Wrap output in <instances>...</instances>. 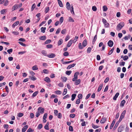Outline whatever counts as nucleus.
Instances as JSON below:
<instances>
[{
	"label": "nucleus",
	"instance_id": "19",
	"mask_svg": "<svg viewBox=\"0 0 132 132\" xmlns=\"http://www.w3.org/2000/svg\"><path fill=\"white\" fill-rule=\"evenodd\" d=\"M119 95V93H116L114 96L113 97V100H116L117 98Z\"/></svg>",
	"mask_w": 132,
	"mask_h": 132
},
{
	"label": "nucleus",
	"instance_id": "62",
	"mask_svg": "<svg viewBox=\"0 0 132 132\" xmlns=\"http://www.w3.org/2000/svg\"><path fill=\"white\" fill-rule=\"evenodd\" d=\"M80 102V99H78L76 100V103L77 104H79V103Z\"/></svg>",
	"mask_w": 132,
	"mask_h": 132
},
{
	"label": "nucleus",
	"instance_id": "43",
	"mask_svg": "<svg viewBox=\"0 0 132 132\" xmlns=\"http://www.w3.org/2000/svg\"><path fill=\"white\" fill-rule=\"evenodd\" d=\"M43 127V125L42 124H39L38 126V128L39 129H41Z\"/></svg>",
	"mask_w": 132,
	"mask_h": 132
},
{
	"label": "nucleus",
	"instance_id": "37",
	"mask_svg": "<svg viewBox=\"0 0 132 132\" xmlns=\"http://www.w3.org/2000/svg\"><path fill=\"white\" fill-rule=\"evenodd\" d=\"M67 89L66 88H65L64 89V91L62 93L63 95L64 96L67 93Z\"/></svg>",
	"mask_w": 132,
	"mask_h": 132
},
{
	"label": "nucleus",
	"instance_id": "18",
	"mask_svg": "<svg viewBox=\"0 0 132 132\" xmlns=\"http://www.w3.org/2000/svg\"><path fill=\"white\" fill-rule=\"evenodd\" d=\"M103 84H101L99 85L97 89L98 92H99L101 90L103 87Z\"/></svg>",
	"mask_w": 132,
	"mask_h": 132
},
{
	"label": "nucleus",
	"instance_id": "61",
	"mask_svg": "<svg viewBox=\"0 0 132 132\" xmlns=\"http://www.w3.org/2000/svg\"><path fill=\"white\" fill-rule=\"evenodd\" d=\"M40 115V113L38 111L36 112V116L38 117Z\"/></svg>",
	"mask_w": 132,
	"mask_h": 132
},
{
	"label": "nucleus",
	"instance_id": "12",
	"mask_svg": "<svg viewBox=\"0 0 132 132\" xmlns=\"http://www.w3.org/2000/svg\"><path fill=\"white\" fill-rule=\"evenodd\" d=\"M123 129V126H121L119 127L118 128V132H121L122 131Z\"/></svg>",
	"mask_w": 132,
	"mask_h": 132
},
{
	"label": "nucleus",
	"instance_id": "2",
	"mask_svg": "<svg viewBox=\"0 0 132 132\" xmlns=\"http://www.w3.org/2000/svg\"><path fill=\"white\" fill-rule=\"evenodd\" d=\"M22 4L21 3L19 4H15L13 6L12 8V11H13L16 9L18 8L21 7L22 6Z\"/></svg>",
	"mask_w": 132,
	"mask_h": 132
},
{
	"label": "nucleus",
	"instance_id": "35",
	"mask_svg": "<svg viewBox=\"0 0 132 132\" xmlns=\"http://www.w3.org/2000/svg\"><path fill=\"white\" fill-rule=\"evenodd\" d=\"M36 5L35 3L32 5L31 9V11H32L34 10V9L36 7Z\"/></svg>",
	"mask_w": 132,
	"mask_h": 132
},
{
	"label": "nucleus",
	"instance_id": "49",
	"mask_svg": "<svg viewBox=\"0 0 132 132\" xmlns=\"http://www.w3.org/2000/svg\"><path fill=\"white\" fill-rule=\"evenodd\" d=\"M23 113H19L18 114V116L19 117H21L23 116Z\"/></svg>",
	"mask_w": 132,
	"mask_h": 132
},
{
	"label": "nucleus",
	"instance_id": "39",
	"mask_svg": "<svg viewBox=\"0 0 132 132\" xmlns=\"http://www.w3.org/2000/svg\"><path fill=\"white\" fill-rule=\"evenodd\" d=\"M29 78L31 79V80L33 81H34L36 79V78L35 76H33V77L30 76Z\"/></svg>",
	"mask_w": 132,
	"mask_h": 132
},
{
	"label": "nucleus",
	"instance_id": "3",
	"mask_svg": "<svg viewBox=\"0 0 132 132\" xmlns=\"http://www.w3.org/2000/svg\"><path fill=\"white\" fill-rule=\"evenodd\" d=\"M124 23L123 22H121L117 25V29L118 31L120 30L124 26Z\"/></svg>",
	"mask_w": 132,
	"mask_h": 132
},
{
	"label": "nucleus",
	"instance_id": "33",
	"mask_svg": "<svg viewBox=\"0 0 132 132\" xmlns=\"http://www.w3.org/2000/svg\"><path fill=\"white\" fill-rule=\"evenodd\" d=\"M4 5L5 6H7L9 4V1L7 0H4Z\"/></svg>",
	"mask_w": 132,
	"mask_h": 132
},
{
	"label": "nucleus",
	"instance_id": "21",
	"mask_svg": "<svg viewBox=\"0 0 132 132\" xmlns=\"http://www.w3.org/2000/svg\"><path fill=\"white\" fill-rule=\"evenodd\" d=\"M63 42V40L62 39H60L57 42V45L58 46L61 45Z\"/></svg>",
	"mask_w": 132,
	"mask_h": 132
},
{
	"label": "nucleus",
	"instance_id": "1",
	"mask_svg": "<svg viewBox=\"0 0 132 132\" xmlns=\"http://www.w3.org/2000/svg\"><path fill=\"white\" fill-rule=\"evenodd\" d=\"M70 5L69 2H67L66 3V8L68 10H71L70 11L71 13L72 14H74L73 11V6H72L70 8Z\"/></svg>",
	"mask_w": 132,
	"mask_h": 132
},
{
	"label": "nucleus",
	"instance_id": "63",
	"mask_svg": "<svg viewBox=\"0 0 132 132\" xmlns=\"http://www.w3.org/2000/svg\"><path fill=\"white\" fill-rule=\"evenodd\" d=\"M75 116V114H71L70 115V117L73 118Z\"/></svg>",
	"mask_w": 132,
	"mask_h": 132
},
{
	"label": "nucleus",
	"instance_id": "23",
	"mask_svg": "<svg viewBox=\"0 0 132 132\" xmlns=\"http://www.w3.org/2000/svg\"><path fill=\"white\" fill-rule=\"evenodd\" d=\"M19 23V21H17L16 22H14L13 24L12 25V27L14 28L16 26H17Z\"/></svg>",
	"mask_w": 132,
	"mask_h": 132
},
{
	"label": "nucleus",
	"instance_id": "41",
	"mask_svg": "<svg viewBox=\"0 0 132 132\" xmlns=\"http://www.w3.org/2000/svg\"><path fill=\"white\" fill-rule=\"evenodd\" d=\"M71 72L72 71H68L66 72V73L67 75L69 76L70 75Z\"/></svg>",
	"mask_w": 132,
	"mask_h": 132
},
{
	"label": "nucleus",
	"instance_id": "29",
	"mask_svg": "<svg viewBox=\"0 0 132 132\" xmlns=\"http://www.w3.org/2000/svg\"><path fill=\"white\" fill-rule=\"evenodd\" d=\"M38 91H37L35 92L34 93H33V94L31 96V97H35L37 95V94H38Z\"/></svg>",
	"mask_w": 132,
	"mask_h": 132
},
{
	"label": "nucleus",
	"instance_id": "26",
	"mask_svg": "<svg viewBox=\"0 0 132 132\" xmlns=\"http://www.w3.org/2000/svg\"><path fill=\"white\" fill-rule=\"evenodd\" d=\"M46 37L45 36H43L40 37L39 38V39L42 40H44L46 39Z\"/></svg>",
	"mask_w": 132,
	"mask_h": 132
},
{
	"label": "nucleus",
	"instance_id": "13",
	"mask_svg": "<svg viewBox=\"0 0 132 132\" xmlns=\"http://www.w3.org/2000/svg\"><path fill=\"white\" fill-rule=\"evenodd\" d=\"M28 125H26L24 126L22 128V132H24L28 128Z\"/></svg>",
	"mask_w": 132,
	"mask_h": 132
},
{
	"label": "nucleus",
	"instance_id": "15",
	"mask_svg": "<svg viewBox=\"0 0 132 132\" xmlns=\"http://www.w3.org/2000/svg\"><path fill=\"white\" fill-rule=\"evenodd\" d=\"M126 113V111L124 110V111L123 112H122V114H121V115L120 116V117L121 118L123 119L124 117L125 116V114Z\"/></svg>",
	"mask_w": 132,
	"mask_h": 132
},
{
	"label": "nucleus",
	"instance_id": "44",
	"mask_svg": "<svg viewBox=\"0 0 132 132\" xmlns=\"http://www.w3.org/2000/svg\"><path fill=\"white\" fill-rule=\"evenodd\" d=\"M92 127L94 129H96L98 128L99 127L97 126L94 125L93 123H92Z\"/></svg>",
	"mask_w": 132,
	"mask_h": 132
},
{
	"label": "nucleus",
	"instance_id": "54",
	"mask_svg": "<svg viewBox=\"0 0 132 132\" xmlns=\"http://www.w3.org/2000/svg\"><path fill=\"white\" fill-rule=\"evenodd\" d=\"M12 33L14 35H18L19 34V33L18 31H14L12 32Z\"/></svg>",
	"mask_w": 132,
	"mask_h": 132
},
{
	"label": "nucleus",
	"instance_id": "24",
	"mask_svg": "<svg viewBox=\"0 0 132 132\" xmlns=\"http://www.w3.org/2000/svg\"><path fill=\"white\" fill-rule=\"evenodd\" d=\"M57 1L59 6L61 7H63V5L61 1L60 0H58Z\"/></svg>",
	"mask_w": 132,
	"mask_h": 132
},
{
	"label": "nucleus",
	"instance_id": "7",
	"mask_svg": "<svg viewBox=\"0 0 132 132\" xmlns=\"http://www.w3.org/2000/svg\"><path fill=\"white\" fill-rule=\"evenodd\" d=\"M74 40H73L71 39L70 40L69 42L67 43V46L68 47H69L71 45L73 42H74Z\"/></svg>",
	"mask_w": 132,
	"mask_h": 132
},
{
	"label": "nucleus",
	"instance_id": "9",
	"mask_svg": "<svg viewBox=\"0 0 132 132\" xmlns=\"http://www.w3.org/2000/svg\"><path fill=\"white\" fill-rule=\"evenodd\" d=\"M76 64V63H73L72 64L70 65L67 67V69H69L71 68L74 67L75 65Z\"/></svg>",
	"mask_w": 132,
	"mask_h": 132
},
{
	"label": "nucleus",
	"instance_id": "30",
	"mask_svg": "<svg viewBox=\"0 0 132 132\" xmlns=\"http://www.w3.org/2000/svg\"><path fill=\"white\" fill-rule=\"evenodd\" d=\"M6 9H3L1 11V14H3L4 13H6Z\"/></svg>",
	"mask_w": 132,
	"mask_h": 132
},
{
	"label": "nucleus",
	"instance_id": "28",
	"mask_svg": "<svg viewBox=\"0 0 132 132\" xmlns=\"http://www.w3.org/2000/svg\"><path fill=\"white\" fill-rule=\"evenodd\" d=\"M32 69L33 70H37L38 68L37 65H35L32 67Z\"/></svg>",
	"mask_w": 132,
	"mask_h": 132
},
{
	"label": "nucleus",
	"instance_id": "46",
	"mask_svg": "<svg viewBox=\"0 0 132 132\" xmlns=\"http://www.w3.org/2000/svg\"><path fill=\"white\" fill-rule=\"evenodd\" d=\"M43 73L46 74H48V71L47 69H45L43 70Z\"/></svg>",
	"mask_w": 132,
	"mask_h": 132
},
{
	"label": "nucleus",
	"instance_id": "60",
	"mask_svg": "<svg viewBox=\"0 0 132 132\" xmlns=\"http://www.w3.org/2000/svg\"><path fill=\"white\" fill-rule=\"evenodd\" d=\"M92 9L93 11H95L97 10V9L95 6H93L92 7Z\"/></svg>",
	"mask_w": 132,
	"mask_h": 132
},
{
	"label": "nucleus",
	"instance_id": "52",
	"mask_svg": "<svg viewBox=\"0 0 132 132\" xmlns=\"http://www.w3.org/2000/svg\"><path fill=\"white\" fill-rule=\"evenodd\" d=\"M78 47L80 49H82L83 48V47L82 46L81 44V43H80L79 44Z\"/></svg>",
	"mask_w": 132,
	"mask_h": 132
},
{
	"label": "nucleus",
	"instance_id": "34",
	"mask_svg": "<svg viewBox=\"0 0 132 132\" xmlns=\"http://www.w3.org/2000/svg\"><path fill=\"white\" fill-rule=\"evenodd\" d=\"M41 31L43 33H44L45 32V30L46 29V27H42L40 29Z\"/></svg>",
	"mask_w": 132,
	"mask_h": 132
},
{
	"label": "nucleus",
	"instance_id": "25",
	"mask_svg": "<svg viewBox=\"0 0 132 132\" xmlns=\"http://www.w3.org/2000/svg\"><path fill=\"white\" fill-rule=\"evenodd\" d=\"M125 102H126L124 100H122L120 104V106L122 107L123 106Z\"/></svg>",
	"mask_w": 132,
	"mask_h": 132
},
{
	"label": "nucleus",
	"instance_id": "27",
	"mask_svg": "<svg viewBox=\"0 0 132 132\" xmlns=\"http://www.w3.org/2000/svg\"><path fill=\"white\" fill-rule=\"evenodd\" d=\"M54 93L57 95H60L62 94V92L61 91L58 90L55 91Z\"/></svg>",
	"mask_w": 132,
	"mask_h": 132
},
{
	"label": "nucleus",
	"instance_id": "6",
	"mask_svg": "<svg viewBox=\"0 0 132 132\" xmlns=\"http://www.w3.org/2000/svg\"><path fill=\"white\" fill-rule=\"evenodd\" d=\"M45 110L44 108H42L41 107L39 108L38 109V111L41 114H43Z\"/></svg>",
	"mask_w": 132,
	"mask_h": 132
},
{
	"label": "nucleus",
	"instance_id": "50",
	"mask_svg": "<svg viewBox=\"0 0 132 132\" xmlns=\"http://www.w3.org/2000/svg\"><path fill=\"white\" fill-rule=\"evenodd\" d=\"M63 55L64 56H67L69 55V54L68 52H65L64 53Z\"/></svg>",
	"mask_w": 132,
	"mask_h": 132
},
{
	"label": "nucleus",
	"instance_id": "14",
	"mask_svg": "<svg viewBox=\"0 0 132 132\" xmlns=\"http://www.w3.org/2000/svg\"><path fill=\"white\" fill-rule=\"evenodd\" d=\"M87 44V42L86 40H85L82 43V46L84 47H85Z\"/></svg>",
	"mask_w": 132,
	"mask_h": 132
},
{
	"label": "nucleus",
	"instance_id": "64",
	"mask_svg": "<svg viewBox=\"0 0 132 132\" xmlns=\"http://www.w3.org/2000/svg\"><path fill=\"white\" fill-rule=\"evenodd\" d=\"M101 130V128L96 129L95 130V132H100Z\"/></svg>",
	"mask_w": 132,
	"mask_h": 132
},
{
	"label": "nucleus",
	"instance_id": "57",
	"mask_svg": "<svg viewBox=\"0 0 132 132\" xmlns=\"http://www.w3.org/2000/svg\"><path fill=\"white\" fill-rule=\"evenodd\" d=\"M62 117V115L61 113H58V114L57 116V117L59 119L61 118Z\"/></svg>",
	"mask_w": 132,
	"mask_h": 132
},
{
	"label": "nucleus",
	"instance_id": "45",
	"mask_svg": "<svg viewBox=\"0 0 132 132\" xmlns=\"http://www.w3.org/2000/svg\"><path fill=\"white\" fill-rule=\"evenodd\" d=\"M61 29L60 28H58L57 29L55 34H58L61 31Z\"/></svg>",
	"mask_w": 132,
	"mask_h": 132
},
{
	"label": "nucleus",
	"instance_id": "58",
	"mask_svg": "<svg viewBox=\"0 0 132 132\" xmlns=\"http://www.w3.org/2000/svg\"><path fill=\"white\" fill-rule=\"evenodd\" d=\"M18 40L23 42H25L26 40L23 38H21L18 39Z\"/></svg>",
	"mask_w": 132,
	"mask_h": 132
},
{
	"label": "nucleus",
	"instance_id": "20",
	"mask_svg": "<svg viewBox=\"0 0 132 132\" xmlns=\"http://www.w3.org/2000/svg\"><path fill=\"white\" fill-rule=\"evenodd\" d=\"M106 121V118H102L100 121V122L101 123H103L105 122Z\"/></svg>",
	"mask_w": 132,
	"mask_h": 132
},
{
	"label": "nucleus",
	"instance_id": "31",
	"mask_svg": "<svg viewBox=\"0 0 132 132\" xmlns=\"http://www.w3.org/2000/svg\"><path fill=\"white\" fill-rule=\"evenodd\" d=\"M74 61V60H72V61H69L63 62V64H67L68 63H71L72 62H73V61Z\"/></svg>",
	"mask_w": 132,
	"mask_h": 132
},
{
	"label": "nucleus",
	"instance_id": "53",
	"mask_svg": "<svg viewBox=\"0 0 132 132\" xmlns=\"http://www.w3.org/2000/svg\"><path fill=\"white\" fill-rule=\"evenodd\" d=\"M128 59V56L127 55H125L124 56V57L123 58V60L124 61Z\"/></svg>",
	"mask_w": 132,
	"mask_h": 132
},
{
	"label": "nucleus",
	"instance_id": "4",
	"mask_svg": "<svg viewBox=\"0 0 132 132\" xmlns=\"http://www.w3.org/2000/svg\"><path fill=\"white\" fill-rule=\"evenodd\" d=\"M102 21L103 23L104 24V27L105 28H108L109 27V24L108 23L106 20L103 18L102 20Z\"/></svg>",
	"mask_w": 132,
	"mask_h": 132
},
{
	"label": "nucleus",
	"instance_id": "55",
	"mask_svg": "<svg viewBox=\"0 0 132 132\" xmlns=\"http://www.w3.org/2000/svg\"><path fill=\"white\" fill-rule=\"evenodd\" d=\"M63 20V17H61L60 19V23H62Z\"/></svg>",
	"mask_w": 132,
	"mask_h": 132
},
{
	"label": "nucleus",
	"instance_id": "11",
	"mask_svg": "<svg viewBox=\"0 0 132 132\" xmlns=\"http://www.w3.org/2000/svg\"><path fill=\"white\" fill-rule=\"evenodd\" d=\"M55 55L54 53H51L50 54L48 55L47 56L51 58H53L55 57Z\"/></svg>",
	"mask_w": 132,
	"mask_h": 132
},
{
	"label": "nucleus",
	"instance_id": "51",
	"mask_svg": "<svg viewBox=\"0 0 132 132\" xmlns=\"http://www.w3.org/2000/svg\"><path fill=\"white\" fill-rule=\"evenodd\" d=\"M51 40L50 39H48L46 40L45 42V44H47L51 42Z\"/></svg>",
	"mask_w": 132,
	"mask_h": 132
},
{
	"label": "nucleus",
	"instance_id": "17",
	"mask_svg": "<svg viewBox=\"0 0 132 132\" xmlns=\"http://www.w3.org/2000/svg\"><path fill=\"white\" fill-rule=\"evenodd\" d=\"M44 80L45 81L48 83H49L51 82L50 79L48 77H46Z\"/></svg>",
	"mask_w": 132,
	"mask_h": 132
},
{
	"label": "nucleus",
	"instance_id": "32",
	"mask_svg": "<svg viewBox=\"0 0 132 132\" xmlns=\"http://www.w3.org/2000/svg\"><path fill=\"white\" fill-rule=\"evenodd\" d=\"M76 95V94H73L71 95V100L73 101L75 98Z\"/></svg>",
	"mask_w": 132,
	"mask_h": 132
},
{
	"label": "nucleus",
	"instance_id": "16",
	"mask_svg": "<svg viewBox=\"0 0 132 132\" xmlns=\"http://www.w3.org/2000/svg\"><path fill=\"white\" fill-rule=\"evenodd\" d=\"M115 122H116V120L114 119L113 120L112 123L111 124V125L110 127V129H111L113 127L114 125Z\"/></svg>",
	"mask_w": 132,
	"mask_h": 132
},
{
	"label": "nucleus",
	"instance_id": "10",
	"mask_svg": "<svg viewBox=\"0 0 132 132\" xmlns=\"http://www.w3.org/2000/svg\"><path fill=\"white\" fill-rule=\"evenodd\" d=\"M75 82V84L76 85H77L80 84L81 82V80L80 79H76Z\"/></svg>",
	"mask_w": 132,
	"mask_h": 132
},
{
	"label": "nucleus",
	"instance_id": "40",
	"mask_svg": "<svg viewBox=\"0 0 132 132\" xmlns=\"http://www.w3.org/2000/svg\"><path fill=\"white\" fill-rule=\"evenodd\" d=\"M67 30L66 29H64L62 30L61 31V33L63 34H64L66 33Z\"/></svg>",
	"mask_w": 132,
	"mask_h": 132
},
{
	"label": "nucleus",
	"instance_id": "59",
	"mask_svg": "<svg viewBox=\"0 0 132 132\" xmlns=\"http://www.w3.org/2000/svg\"><path fill=\"white\" fill-rule=\"evenodd\" d=\"M47 48H52L53 47L52 45L51 44L47 45L46 46Z\"/></svg>",
	"mask_w": 132,
	"mask_h": 132
},
{
	"label": "nucleus",
	"instance_id": "5",
	"mask_svg": "<svg viewBox=\"0 0 132 132\" xmlns=\"http://www.w3.org/2000/svg\"><path fill=\"white\" fill-rule=\"evenodd\" d=\"M79 74V72H76L75 73L74 76V78L72 79V81H75L77 79L78 76Z\"/></svg>",
	"mask_w": 132,
	"mask_h": 132
},
{
	"label": "nucleus",
	"instance_id": "36",
	"mask_svg": "<svg viewBox=\"0 0 132 132\" xmlns=\"http://www.w3.org/2000/svg\"><path fill=\"white\" fill-rule=\"evenodd\" d=\"M114 47H113L111 50L110 51L109 53H108V54L109 55H111L113 53L114 50Z\"/></svg>",
	"mask_w": 132,
	"mask_h": 132
},
{
	"label": "nucleus",
	"instance_id": "48",
	"mask_svg": "<svg viewBox=\"0 0 132 132\" xmlns=\"http://www.w3.org/2000/svg\"><path fill=\"white\" fill-rule=\"evenodd\" d=\"M13 51V49L12 48H11L7 50V52L9 54H10L11 53H12Z\"/></svg>",
	"mask_w": 132,
	"mask_h": 132
},
{
	"label": "nucleus",
	"instance_id": "22",
	"mask_svg": "<svg viewBox=\"0 0 132 132\" xmlns=\"http://www.w3.org/2000/svg\"><path fill=\"white\" fill-rule=\"evenodd\" d=\"M41 53L44 56H47L48 55L46 52L44 50H43L41 51Z\"/></svg>",
	"mask_w": 132,
	"mask_h": 132
},
{
	"label": "nucleus",
	"instance_id": "42",
	"mask_svg": "<svg viewBox=\"0 0 132 132\" xmlns=\"http://www.w3.org/2000/svg\"><path fill=\"white\" fill-rule=\"evenodd\" d=\"M49 10V8L47 6L45 8V12L46 13L48 12Z\"/></svg>",
	"mask_w": 132,
	"mask_h": 132
},
{
	"label": "nucleus",
	"instance_id": "8",
	"mask_svg": "<svg viewBox=\"0 0 132 132\" xmlns=\"http://www.w3.org/2000/svg\"><path fill=\"white\" fill-rule=\"evenodd\" d=\"M113 42L111 40H110L108 43V45L110 47H112L113 45Z\"/></svg>",
	"mask_w": 132,
	"mask_h": 132
},
{
	"label": "nucleus",
	"instance_id": "56",
	"mask_svg": "<svg viewBox=\"0 0 132 132\" xmlns=\"http://www.w3.org/2000/svg\"><path fill=\"white\" fill-rule=\"evenodd\" d=\"M69 130L71 131H73V128L72 126H69Z\"/></svg>",
	"mask_w": 132,
	"mask_h": 132
},
{
	"label": "nucleus",
	"instance_id": "38",
	"mask_svg": "<svg viewBox=\"0 0 132 132\" xmlns=\"http://www.w3.org/2000/svg\"><path fill=\"white\" fill-rule=\"evenodd\" d=\"M103 11L104 12L108 10V8L106 5H104L103 7Z\"/></svg>",
	"mask_w": 132,
	"mask_h": 132
},
{
	"label": "nucleus",
	"instance_id": "47",
	"mask_svg": "<svg viewBox=\"0 0 132 132\" xmlns=\"http://www.w3.org/2000/svg\"><path fill=\"white\" fill-rule=\"evenodd\" d=\"M92 49L90 47H88L87 50V53H90Z\"/></svg>",
	"mask_w": 132,
	"mask_h": 132
}]
</instances>
